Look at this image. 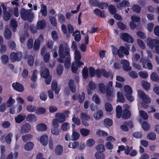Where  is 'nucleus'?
I'll list each match as a JSON object with an SVG mask.
<instances>
[{"mask_svg": "<svg viewBox=\"0 0 159 159\" xmlns=\"http://www.w3.org/2000/svg\"><path fill=\"white\" fill-rule=\"evenodd\" d=\"M59 58L58 61L60 62H62L65 60L64 65L66 68L68 69L70 65V58L69 54V49L67 46H64L63 45L61 44L59 46Z\"/></svg>", "mask_w": 159, "mask_h": 159, "instance_id": "f257e3e1", "label": "nucleus"}, {"mask_svg": "<svg viewBox=\"0 0 159 159\" xmlns=\"http://www.w3.org/2000/svg\"><path fill=\"white\" fill-rule=\"evenodd\" d=\"M74 55L75 62L72 63L71 69L73 72L76 73L77 72V66L78 67H80L83 65L84 63L83 62L80 61L81 57L80 53L78 51H75Z\"/></svg>", "mask_w": 159, "mask_h": 159, "instance_id": "f03ea898", "label": "nucleus"}, {"mask_svg": "<svg viewBox=\"0 0 159 159\" xmlns=\"http://www.w3.org/2000/svg\"><path fill=\"white\" fill-rule=\"evenodd\" d=\"M20 16L21 18L24 20H28L29 21L34 17V15L32 11V9L26 10L22 8L20 10Z\"/></svg>", "mask_w": 159, "mask_h": 159, "instance_id": "7ed1b4c3", "label": "nucleus"}, {"mask_svg": "<svg viewBox=\"0 0 159 159\" xmlns=\"http://www.w3.org/2000/svg\"><path fill=\"white\" fill-rule=\"evenodd\" d=\"M89 72L90 76L91 77H94L96 74L97 77L98 78L100 77L101 75L102 74L104 77H107L109 76V74L107 72L105 71L103 69L100 70H95L92 67H90L89 69Z\"/></svg>", "mask_w": 159, "mask_h": 159, "instance_id": "20e7f679", "label": "nucleus"}, {"mask_svg": "<svg viewBox=\"0 0 159 159\" xmlns=\"http://www.w3.org/2000/svg\"><path fill=\"white\" fill-rule=\"evenodd\" d=\"M22 58V53L21 52H18L17 53L12 52L10 56V59L12 62L20 61Z\"/></svg>", "mask_w": 159, "mask_h": 159, "instance_id": "39448f33", "label": "nucleus"}, {"mask_svg": "<svg viewBox=\"0 0 159 159\" xmlns=\"http://www.w3.org/2000/svg\"><path fill=\"white\" fill-rule=\"evenodd\" d=\"M146 42L147 45L151 49H153L154 47L155 48L157 45H159V41L150 38L147 39Z\"/></svg>", "mask_w": 159, "mask_h": 159, "instance_id": "423d86ee", "label": "nucleus"}, {"mask_svg": "<svg viewBox=\"0 0 159 159\" xmlns=\"http://www.w3.org/2000/svg\"><path fill=\"white\" fill-rule=\"evenodd\" d=\"M137 92L138 95L144 102L146 103L150 102L151 100L150 98L146 95L143 91L141 90H138Z\"/></svg>", "mask_w": 159, "mask_h": 159, "instance_id": "0eeeda50", "label": "nucleus"}, {"mask_svg": "<svg viewBox=\"0 0 159 159\" xmlns=\"http://www.w3.org/2000/svg\"><path fill=\"white\" fill-rule=\"evenodd\" d=\"M129 47H127L125 48L124 46L120 47L118 51V55L119 57H120L122 58L124 57V55L122 53L126 55L129 54Z\"/></svg>", "mask_w": 159, "mask_h": 159, "instance_id": "6e6552de", "label": "nucleus"}, {"mask_svg": "<svg viewBox=\"0 0 159 159\" xmlns=\"http://www.w3.org/2000/svg\"><path fill=\"white\" fill-rule=\"evenodd\" d=\"M129 106L128 105H125L123 106V110L122 111V117L123 119L129 118L131 116V112L129 110Z\"/></svg>", "mask_w": 159, "mask_h": 159, "instance_id": "1a4fd4ad", "label": "nucleus"}, {"mask_svg": "<svg viewBox=\"0 0 159 159\" xmlns=\"http://www.w3.org/2000/svg\"><path fill=\"white\" fill-rule=\"evenodd\" d=\"M12 86L15 90L19 92H22L24 91V88L22 84L19 82H15L12 84Z\"/></svg>", "mask_w": 159, "mask_h": 159, "instance_id": "9d476101", "label": "nucleus"}, {"mask_svg": "<svg viewBox=\"0 0 159 159\" xmlns=\"http://www.w3.org/2000/svg\"><path fill=\"white\" fill-rule=\"evenodd\" d=\"M120 38L124 41L128 43H132L134 41L132 37L129 34L125 33L121 34Z\"/></svg>", "mask_w": 159, "mask_h": 159, "instance_id": "9b49d317", "label": "nucleus"}, {"mask_svg": "<svg viewBox=\"0 0 159 159\" xmlns=\"http://www.w3.org/2000/svg\"><path fill=\"white\" fill-rule=\"evenodd\" d=\"M121 63L122 65L123 70L126 71H129L131 69V67L129 66V63L126 60L123 59L121 61Z\"/></svg>", "mask_w": 159, "mask_h": 159, "instance_id": "f8f14e48", "label": "nucleus"}, {"mask_svg": "<svg viewBox=\"0 0 159 159\" xmlns=\"http://www.w3.org/2000/svg\"><path fill=\"white\" fill-rule=\"evenodd\" d=\"M38 140L43 146H46L48 143V136L46 134L42 135L38 139Z\"/></svg>", "mask_w": 159, "mask_h": 159, "instance_id": "ddd939ff", "label": "nucleus"}, {"mask_svg": "<svg viewBox=\"0 0 159 159\" xmlns=\"http://www.w3.org/2000/svg\"><path fill=\"white\" fill-rule=\"evenodd\" d=\"M31 128V126L28 123H25L21 127V132L22 134L27 133L30 131Z\"/></svg>", "mask_w": 159, "mask_h": 159, "instance_id": "4468645a", "label": "nucleus"}, {"mask_svg": "<svg viewBox=\"0 0 159 159\" xmlns=\"http://www.w3.org/2000/svg\"><path fill=\"white\" fill-rule=\"evenodd\" d=\"M80 118L82 120V124L85 126H88L89 125L88 123L86 121L88 120L90 118L89 116L85 113H82L80 116Z\"/></svg>", "mask_w": 159, "mask_h": 159, "instance_id": "2eb2a0df", "label": "nucleus"}, {"mask_svg": "<svg viewBox=\"0 0 159 159\" xmlns=\"http://www.w3.org/2000/svg\"><path fill=\"white\" fill-rule=\"evenodd\" d=\"M140 61L142 63L143 68L148 69L149 70H151L152 69V64L149 61L141 59L140 60Z\"/></svg>", "mask_w": 159, "mask_h": 159, "instance_id": "dca6fc26", "label": "nucleus"}, {"mask_svg": "<svg viewBox=\"0 0 159 159\" xmlns=\"http://www.w3.org/2000/svg\"><path fill=\"white\" fill-rule=\"evenodd\" d=\"M1 6L2 7L4 12L3 19L5 21H8L10 19V14L8 12L6 11L7 7L4 4H2Z\"/></svg>", "mask_w": 159, "mask_h": 159, "instance_id": "f3484780", "label": "nucleus"}, {"mask_svg": "<svg viewBox=\"0 0 159 159\" xmlns=\"http://www.w3.org/2000/svg\"><path fill=\"white\" fill-rule=\"evenodd\" d=\"M36 130L38 131H44L47 129V125L44 123L39 124L36 126Z\"/></svg>", "mask_w": 159, "mask_h": 159, "instance_id": "a211bd4d", "label": "nucleus"}, {"mask_svg": "<svg viewBox=\"0 0 159 159\" xmlns=\"http://www.w3.org/2000/svg\"><path fill=\"white\" fill-rule=\"evenodd\" d=\"M45 51V49L44 48H43L41 50V54L42 56H43V58L45 62H48L50 59V55L49 53L48 52L43 55Z\"/></svg>", "mask_w": 159, "mask_h": 159, "instance_id": "6ab92c4d", "label": "nucleus"}, {"mask_svg": "<svg viewBox=\"0 0 159 159\" xmlns=\"http://www.w3.org/2000/svg\"><path fill=\"white\" fill-rule=\"evenodd\" d=\"M40 73L42 77L46 79L49 76V72L48 69L46 68H43L41 69Z\"/></svg>", "mask_w": 159, "mask_h": 159, "instance_id": "aec40b11", "label": "nucleus"}, {"mask_svg": "<svg viewBox=\"0 0 159 159\" xmlns=\"http://www.w3.org/2000/svg\"><path fill=\"white\" fill-rule=\"evenodd\" d=\"M55 118L59 123H62L65 121L66 118L65 116L62 113H57L56 114Z\"/></svg>", "mask_w": 159, "mask_h": 159, "instance_id": "412c9836", "label": "nucleus"}, {"mask_svg": "<svg viewBox=\"0 0 159 159\" xmlns=\"http://www.w3.org/2000/svg\"><path fill=\"white\" fill-rule=\"evenodd\" d=\"M103 113L102 111L99 110L93 114V117L95 120H98L102 117Z\"/></svg>", "mask_w": 159, "mask_h": 159, "instance_id": "4be33fe9", "label": "nucleus"}, {"mask_svg": "<svg viewBox=\"0 0 159 159\" xmlns=\"http://www.w3.org/2000/svg\"><path fill=\"white\" fill-rule=\"evenodd\" d=\"M106 111L108 115H111L113 112L111 105L109 103H107L105 104Z\"/></svg>", "mask_w": 159, "mask_h": 159, "instance_id": "5701e85b", "label": "nucleus"}, {"mask_svg": "<svg viewBox=\"0 0 159 159\" xmlns=\"http://www.w3.org/2000/svg\"><path fill=\"white\" fill-rule=\"evenodd\" d=\"M127 125L130 128H132L133 127L132 122H129L127 123H125L121 126V128L123 131H127L128 130V128L126 125Z\"/></svg>", "mask_w": 159, "mask_h": 159, "instance_id": "b1692460", "label": "nucleus"}, {"mask_svg": "<svg viewBox=\"0 0 159 159\" xmlns=\"http://www.w3.org/2000/svg\"><path fill=\"white\" fill-rule=\"evenodd\" d=\"M16 102L15 99L12 98V96L9 97V98L6 101L5 104L7 107H11Z\"/></svg>", "mask_w": 159, "mask_h": 159, "instance_id": "393cba45", "label": "nucleus"}, {"mask_svg": "<svg viewBox=\"0 0 159 159\" xmlns=\"http://www.w3.org/2000/svg\"><path fill=\"white\" fill-rule=\"evenodd\" d=\"M129 5V3L128 1L123 0L117 5V7L118 8L121 9L126 6H128Z\"/></svg>", "mask_w": 159, "mask_h": 159, "instance_id": "a878e982", "label": "nucleus"}, {"mask_svg": "<svg viewBox=\"0 0 159 159\" xmlns=\"http://www.w3.org/2000/svg\"><path fill=\"white\" fill-rule=\"evenodd\" d=\"M63 151L62 146L60 145H57L55 148V152L56 154L58 156L61 155Z\"/></svg>", "mask_w": 159, "mask_h": 159, "instance_id": "bb28decb", "label": "nucleus"}, {"mask_svg": "<svg viewBox=\"0 0 159 159\" xmlns=\"http://www.w3.org/2000/svg\"><path fill=\"white\" fill-rule=\"evenodd\" d=\"M25 115H19L15 117V120L16 123H20L23 121L25 119Z\"/></svg>", "mask_w": 159, "mask_h": 159, "instance_id": "cd10ccee", "label": "nucleus"}, {"mask_svg": "<svg viewBox=\"0 0 159 159\" xmlns=\"http://www.w3.org/2000/svg\"><path fill=\"white\" fill-rule=\"evenodd\" d=\"M96 88V86L95 84L92 81L90 82L89 87L87 89V91L88 94H92V91L95 89Z\"/></svg>", "mask_w": 159, "mask_h": 159, "instance_id": "c85d7f7f", "label": "nucleus"}, {"mask_svg": "<svg viewBox=\"0 0 159 159\" xmlns=\"http://www.w3.org/2000/svg\"><path fill=\"white\" fill-rule=\"evenodd\" d=\"M52 90L54 91L56 94H58L60 90V88L57 86V82L56 81H53L52 84Z\"/></svg>", "mask_w": 159, "mask_h": 159, "instance_id": "c756f323", "label": "nucleus"}, {"mask_svg": "<svg viewBox=\"0 0 159 159\" xmlns=\"http://www.w3.org/2000/svg\"><path fill=\"white\" fill-rule=\"evenodd\" d=\"M45 26V20H39L37 25V28L38 30L43 29Z\"/></svg>", "mask_w": 159, "mask_h": 159, "instance_id": "7c9ffc66", "label": "nucleus"}, {"mask_svg": "<svg viewBox=\"0 0 159 159\" xmlns=\"http://www.w3.org/2000/svg\"><path fill=\"white\" fill-rule=\"evenodd\" d=\"M34 143L31 142H29L26 143L24 146L25 149L27 151H30L33 148Z\"/></svg>", "mask_w": 159, "mask_h": 159, "instance_id": "2f4dec72", "label": "nucleus"}, {"mask_svg": "<svg viewBox=\"0 0 159 159\" xmlns=\"http://www.w3.org/2000/svg\"><path fill=\"white\" fill-rule=\"evenodd\" d=\"M116 117L118 118H120L121 116L122 112V107L119 105L117 106L116 108Z\"/></svg>", "mask_w": 159, "mask_h": 159, "instance_id": "473e14b6", "label": "nucleus"}, {"mask_svg": "<svg viewBox=\"0 0 159 159\" xmlns=\"http://www.w3.org/2000/svg\"><path fill=\"white\" fill-rule=\"evenodd\" d=\"M150 79L152 81L159 83V76L155 72H152L150 75Z\"/></svg>", "mask_w": 159, "mask_h": 159, "instance_id": "72a5a7b5", "label": "nucleus"}, {"mask_svg": "<svg viewBox=\"0 0 159 159\" xmlns=\"http://www.w3.org/2000/svg\"><path fill=\"white\" fill-rule=\"evenodd\" d=\"M142 86L143 89L146 90H148L150 87V84L149 83L145 81H143L141 82Z\"/></svg>", "mask_w": 159, "mask_h": 159, "instance_id": "f704fd0d", "label": "nucleus"}, {"mask_svg": "<svg viewBox=\"0 0 159 159\" xmlns=\"http://www.w3.org/2000/svg\"><path fill=\"white\" fill-rule=\"evenodd\" d=\"M96 150L98 152H103L105 151V148L104 145L102 144H99L96 147Z\"/></svg>", "mask_w": 159, "mask_h": 159, "instance_id": "c9c22d12", "label": "nucleus"}, {"mask_svg": "<svg viewBox=\"0 0 159 159\" xmlns=\"http://www.w3.org/2000/svg\"><path fill=\"white\" fill-rule=\"evenodd\" d=\"M40 12L43 16H47V7L43 4H42L41 5Z\"/></svg>", "mask_w": 159, "mask_h": 159, "instance_id": "e433bc0d", "label": "nucleus"}, {"mask_svg": "<svg viewBox=\"0 0 159 159\" xmlns=\"http://www.w3.org/2000/svg\"><path fill=\"white\" fill-rule=\"evenodd\" d=\"M70 128V124L67 122H65L61 125V129L62 131H66L69 129Z\"/></svg>", "mask_w": 159, "mask_h": 159, "instance_id": "4c0bfd02", "label": "nucleus"}, {"mask_svg": "<svg viewBox=\"0 0 159 159\" xmlns=\"http://www.w3.org/2000/svg\"><path fill=\"white\" fill-rule=\"evenodd\" d=\"M124 90L125 92V96L126 95L132 94V89L128 85H125L124 86Z\"/></svg>", "mask_w": 159, "mask_h": 159, "instance_id": "58836bf2", "label": "nucleus"}, {"mask_svg": "<svg viewBox=\"0 0 159 159\" xmlns=\"http://www.w3.org/2000/svg\"><path fill=\"white\" fill-rule=\"evenodd\" d=\"M96 159H105V155L102 152H97L95 154Z\"/></svg>", "mask_w": 159, "mask_h": 159, "instance_id": "ea45409f", "label": "nucleus"}, {"mask_svg": "<svg viewBox=\"0 0 159 159\" xmlns=\"http://www.w3.org/2000/svg\"><path fill=\"white\" fill-rule=\"evenodd\" d=\"M99 90L100 92L102 94H105L106 91L105 86L103 83H101L99 84Z\"/></svg>", "mask_w": 159, "mask_h": 159, "instance_id": "a19ab883", "label": "nucleus"}, {"mask_svg": "<svg viewBox=\"0 0 159 159\" xmlns=\"http://www.w3.org/2000/svg\"><path fill=\"white\" fill-rule=\"evenodd\" d=\"M125 98L123 94L120 92H117V101L118 102H124Z\"/></svg>", "mask_w": 159, "mask_h": 159, "instance_id": "79ce46f5", "label": "nucleus"}, {"mask_svg": "<svg viewBox=\"0 0 159 159\" xmlns=\"http://www.w3.org/2000/svg\"><path fill=\"white\" fill-rule=\"evenodd\" d=\"M11 25L12 28V30L14 32L16 31L17 24L16 20L14 19H11Z\"/></svg>", "mask_w": 159, "mask_h": 159, "instance_id": "37998d69", "label": "nucleus"}, {"mask_svg": "<svg viewBox=\"0 0 159 159\" xmlns=\"http://www.w3.org/2000/svg\"><path fill=\"white\" fill-rule=\"evenodd\" d=\"M140 116L144 120H147L148 118V115L147 113L143 110L139 111Z\"/></svg>", "mask_w": 159, "mask_h": 159, "instance_id": "c03bdc74", "label": "nucleus"}, {"mask_svg": "<svg viewBox=\"0 0 159 159\" xmlns=\"http://www.w3.org/2000/svg\"><path fill=\"white\" fill-rule=\"evenodd\" d=\"M40 45V41L39 40V39H36L34 42V50L35 51L38 50L39 49Z\"/></svg>", "mask_w": 159, "mask_h": 159, "instance_id": "a18cd8bd", "label": "nucleus"}, {"mask_svg": "<svg viewBox=\"0 0 159 159\" xmlns=\"http://www.w3.org/2000/svg\"><path fill=\"white\" fill-rule=\"evenodd\" d=\"M96 134L98 136L103 137H106L108 135V134L107 132L101 130H97L96 132Z\"/></svg>", "mask_w": 159, "mask_h": 159, "instance_id": "49530a36", "label": "nucleus"}, {"mask_svg": "<svg viewBox=\"0 0 159 159\" xmlns=\"http://www.w3.org/2000/svg\"><path fill=\"white\" fill-rule=\"evenodd\" d=\"M147 137L148 139L151 140H154L156 139V135L154 133L150 132L148 134Z\"/></svg>", "mask_w": 159, "mask_h": 159, "instance_id": "de8ad7c7", "label": "nucleus"}, {"mask_svg": "<svg viewBox=\"0 0 159 159\" xmlns=\"http://www.w3.org/2000/svg\"><path fill=\"white\" fill-rule=\"evenodd\" d=\"M95 143V141L93 139H88L86 142V145L88 147H90L93 146Z\"/></svg>", "mask_w": 159, "mask_h": 159, "instance_id": "09e8293b", "label": "nucleus"}, {"mask_svg": "<svg viewBox=\"0 0 159 159\" xmlns=\"http://www.w3.org/2000/svg\"><path fill=\"white\" fill-rule=\"evenodd\" d=\"M79 146V143L77 142H70L68 144V147L70 148L75 149Z\"/></svg>", "mask_w": 159, "mask_h": 159, "instance_id": "8fccbe9b", "label": "nucleus"}, {"mask_svg": "<svg viewBox=\"0 0 159 159\" xmlns=\"http://www.w3.org/2000/svg\"><path fill=\"white\" fill-rule=\"evenodd\" d=\"M80 137V134L78 132L75 131L74 130H73V133L71 137L72 140H77Z\"/></svg>", "mask_w": 159, "mask_h": 159, "instance_id": "3c124183", "label": "nucleus"}, {"mask_svg": "<svg viewBox=\"0 0 159 159\" xmlns=\"http://www.w3.org/2000/svg\"><path fill=\"white\" fill-rule=\"evenodd\" d=\"M143 129L145 131H147L150 128V125L147 122H144L141 124Z\"/></svg>", "mask_w": 159, "mask_h": 159, "instance_id": "603ef678", "label": "nucleus"}, {"mask_svg": "<svg viewBox=\"0 0 159 159\" xmlns=\"http://www.w3.org/2000/svg\"><path fill=\"white\" fill-rule=\"evenodd\" d=\"M1 59L2 60V63L3 64H6L9 60L8 56L5 55H2L1 57Z\"/></svg>", "mask_w": 159, "mask_h": 159, "instance_id": "864d4df0", "label": "nucleus"}, {"mask_svg": "<svg viewBox=\"0 0 159 159\" xmlns=\"http://www.w3.org/2000/svg\"><path fill=\"white\" fill-rule=\"evenodd\" d=\"M46 112L45 109L44 108L40 107L35 111V113L37 115H42L44 113Z\"/></svg>", "mask_w": 159, "mask_h": 159, "instance_id": "5fc2aeb1", "label": "nucleus"}, {"mask_svg": "<svg viewBox=\"0 0 159 159\" xmlns=\"http://www.w3.org/2000/svg\"><path fill=\"white\" fill-rule=\"evenodd\" d=\"M27 62L28 65L30 66H32L34 62V59L33 57L31 56H29L28 57Z\"/></svg>", "mask_w": 159, "mask_h": 159, "instance_id": "6e6d98bb", "label": "nucleus"}, {"mask_svg": "<svg viewBox=\"0 0 159 159\" xmlns=\"http://www.w3.org/2000/svg\"><path fill=\"white\" fill-rule=\"evenodd\" d=\"M139 75L143 79H146L148 76V72L145 71H141L139 73Z\"/></svg>", "mask_w": 159, "mask_h": 159, "instance_id": "4d7b16f0", "label": "nucleus"}, {"mask_svg": "<svg viewBox=\"0 0 159 159\" xmlns=\"http://www.w3.org/2000/svg\"><path fill=\"white\" fill-rule=\"evenodd\" d=\"M18 155V153L15 152L13 154L10 153L7 157V159H16Z\"/></svg>", "mask_w": 159, "mask_h": 159, "instance_id": "13d9d810", "label": "nucleus"}, {"mask_svg": "<svg viewBox=\"0 0 159 159\" xmlns=\"http://www.w3.org/2000/svg\"><path fill=\"white\" fill-rule=\"evenodd\" d=\"M137 43L138 45L141 49H144L145 48L146 45L142 40L140 39H138Z\"/></svg>", "mask_w": 159, "mask_h": 159, "instance_id": "bf43d9fd", "label": "nucleus"}, {"mask_svg": "<svg viewBox=\"0 0 159 159\" xmlns=\"http://www.w3.org/2000/svg\"><path fill=\"white\" fill-rule=\"evenodd\" d=\"M11 36V31L9 29H6L5 32V37L7 39H9Z\"/></svg>", "mask_w": 159, "mask_h": 159, "instance_id": "052dcab7", "label": "nucleus"}, {"mask_svg": "<svg viewBox=\"0 0 159 159\" xmlns=\"http://www.w3.org/2000/svg\"><path fill=\"white\" fill-rule=\"evenodd\" d=\"M13 136V134L12 133H9L6 137L5 140L7 144H10L11 141V138Z\"/></svg>", "mask_w": 159, "mask_h": 159, "instance_id": "680f3d73", "label": "nucleus"}, {"mask_svg": "<svg viewBox=\"0 0 159 159\" xmlns=\"http://www.w3.org/2000/svg\"><path fill=\"white\" fill-rule=\"evenodd\" d=\"M90 131L89 129H82L80 130L81 134L83 136H87L89 133Z\"/></svg>", "mask_w": 159, "mask_h": 159, "instance_id": "e2e57ef3", "label": "nucleus"}, {"mask_svg": "<svg viewBox=\"0 0 159 159\" xmlns=\"http://www.w3.org/2000/svg\"><path fill=\"white\" fill-rule=\"evenodd\" d=\"M36 107L35 106L32 105H29L26 107L28 111L30 112H33L36 111Z\"/></svg>", "mask_w": 159, "mask_h": 159, "instance_id": "0e129e2a", "label": "nucleus"}, {"mask_svg": "<svg viewBox=\"0 0 159 159\" xmlns=\"http://www.w3.org/2000/svg\"><path fill=\"white\" fill-rule=\"evenodd\" d=\"M105 124L108 126H110L112 125L113 122L112 120L109 118H106L104 120Z\"/></svg>", "mask_w": 159, "mask_h": 159, "instance_id": "69168bd1", "label": "nucleus"}, {"mask_svg": "<svg viewBox=\"0 0 159 159\" xmlns=\"http://www.w3.org/2000/svg\"><path fill=\"white\" fill-rule=\"evenodd\" d=\"M32 138V135L31 134H26L22 136V139L23 140L26 142L28 140H30Z\"/></svg>", "mask_w": 159, "mask_h": 159, "instance_id": "338daca9", "label": "nucleus"}, {"mask_svg": "<svg viewBox=\"0 0 159 159\" xmlns=\"http://www.w3.org/2000/svg\"><path fill=\"white\" fill-rule=\"evenodd\" d=\"M108 10L110 13L112 14H115L116 11V8L112 5H110L108 7Z\"/></svg>", "mask_w": 159, "mask_h": 159, "instance_id": "774afa93", "label": "nucleus"}]
</instances>
